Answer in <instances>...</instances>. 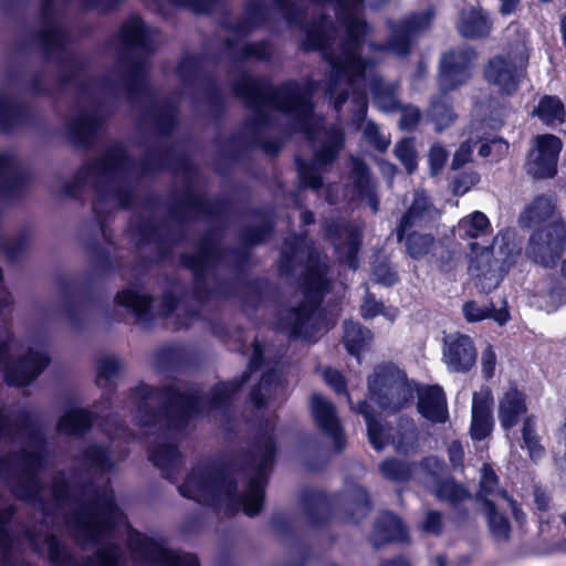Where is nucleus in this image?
<instances>
[{"label": "nucleus", "mask_w": 566, "mask_h": 566, "mask_svg": "<svg viewBox=\"0 0 566 566\" xmlns=\"http://www.w3.org/2000/svg\"><path fill=\"white\" fill-rule=\"evenodd\" d=\"M382 524L385 532L387 533L388 539L405 541L407 538L406 531L397 516L392 514H387L385 516Z\"/></svg>", "instance_id": "obj_37"}, {"label": "nucleus", "mask_w": 566, "mask_h": 566, "mask_svg": "<svg viewBox=\"0 0 566 566\" xmlns=\"http://www.w3.org/2000/svg\"><path fill=\"white\" fill-rule=\"evenodd\" d=\"M377 134V127L374 124H368L366 126L365 135L369 142L378 149L385 150L388 147L389 142L385 138H379Z\"/></svg>", "instance_id": "obj_46"}, {"label": "nucleus", "mask_w": 566, "mask_h": 566, "mask_svg": "<svg viewBox=\"0 0 566 566\" xmlns=\"http://www.w3.org/2000/svg\"><path fill=\"white\" fill-rule=\"evenodd\" d=\"M182 496L193 499L199 503L213 504L216 497H230L233 493L231 485L217 481L210 470H195L179 488Z\"/></svg>", "instance_id": "obj_6"}, {"label": "nucleus", "mask_w": 566, "mask_h": 566, "mask_svg": "<svg viewBox=\"0 0 566 566\" xmlns=\"http://www.w3.org/2000/svg\"><path fill=\"white\" fill-rule=\"evenodd\" d=\"M324 379L336 392L345 391L344 377L337 370L326 369L324 371Z\"/></svg>", "instance_id": "obj_45"}, {"label": "nucleus", "mask_w": 566, "mask_h": 566, "mask_svg": "<svg viewBox=\"0 0 566 566\" xmlns=\"http://www.w3.org/2000/svg\"><path fill=\"white\" fill-rule=\"evenodd\" d=\"M526 412L525 395L516 388L506 390L499 400V420L506 431L515 427Z\"/></svg>", "instance_id": "obj_11"}, {"label": "nucleus", "mask_w": 566, "mask_h": 566, "mask_svg": "<svg viewBox=\"0 0 566 566\" xmlns=\"http://www.w3.org/2000/svg\"><path fill=\"white\" fill-rule=\"evenodd\" d=\"M150 460L155 465L165 469L168 465H175L178 462L179 453L175 446L163 444L150 451Z\"/></svg>", "instance_id": "obj_32"}, {"label": "nucleus", "mask_w": 566, "mask_h": 566, "mask_svg": "<svg viewBox=\"0 0 566 566\" xmlns=\"http://www.w3.org/2000/svg\"><path fill=\"white\" fill-rule=\"evenodd\" d=\"M534 113L547 125L563 123L566 116L563 103L555 96H544L541 98Z\"/></svg>", "instance_id": "obj_24"}, {"label": "nucleus", "mask_w": 566, "mask_h": 566, "mask_svg": "<svg viewBox=\"0 0 566 566\" xmlns=\"http://www.w3.org/2000/svg\"><path fill=\"white\" fill-rule=\"evenodd\" d=\"M325 268L319 266L318 269L311 271L307 277V285L310 292L319 293L325 287Z\"/></svg>", "instance_id": "obj_41"}, {"label": "nucleus", "mask_w": 566, "mask_h": 566, "mask_svg": "<svg viewBox=\"0 0 566 566\" xmlns=\"http://www.w3.org/2000/svg\"><path fill=\"white\" fill-rule=\"evenodd\" d=\"M415 440V430L412 428L406 429L399 437V440H394L395 448L398 451H406L407 447Z\"/></svg>", "instance_id": "obj_51"}, {"label": "nucleus", "mask_w": 566, "mask_h": 566, "mask_svg": "<svg viewBox=\"0 0 566 566\" xmlns=\"http://www.w3.org/2000/svg\"><path fill=\"white\" fill-rule=\"evenodd\" d=\"M376 280L385 285H391L397 281V276L395 273H388L386 276L381 277L377 272L375 273Z\"/></svg>", "instance_id": "obj_63"}, {"label": "nucleus", "mask_w": 566, "mask_h": 566, "mask_svg": "<svg viewBox=\"0 0 566 566\" xmlns=\"http://www.w3.org/2000/svg\"><path fill=\"white\" fill-rule=\"evenodd\" d=\"M432 116L438 125L447 124L452 120V114L449 111H446V119L444 117H440V107L433 106Z\"/></svg>", "instance_id": "obj_60"}, {"label": "nucleus", "mask_w": 566, "mask_h": 566, "mask_svg": "<svg viewBox=\"0 0 566 566\" xmlns=\"http://www.w3.org/2000/svg\"><path fill=\"white\" fill-rule=\"evenodd\" d=\"M432 20V13L426 12L420 15H415L409 20L401 23L394 33L395 40H401L402 45L390 44V50L399 55H403L407 52L406 40L416 35L417 33L429 28Z\"/></svg>", "instance_id": "obj_17"}, {"label": "nucleus", "mask_w": 566, "mask_h": 566, "mask_svg": "<svg viewBox=\"0 0 566 566\" xmlns=\"http://www.w3.org/2000/svg\"><path fill=\"white\" fill-rule=\"evenodd\" d=\"M440 526H441L440 515L436 512L428 513V515L423 522V525H422L423 531H426L428 533H438L440 530Z\"/></svg>", "instance_id": "obj_50"}, {"label": "nucleus", "mask_w": 566, "mask_h": 566, "mask_svg": "<svg viewBox=\"0 0 566 566\" xmlns=\"http://www.w3.org/2000/svg\"><path fill=\"white\" fill-rule=\"evenodd\" d=\"M262 354V348L260 344L254 345V355L250 361V368H255L259 364L260 357Z\"/></svg>", "instance_id": "obj_64"}, {"label": "nucleus", "mask_w": 566, "mask_h": 566, "mask_svg": "<svg viewBox=\"0 0 566 566\" xmlns=\"http://www.w3.org/2000/svg\"><path fill=\"white\" fill-rule=\"evenodd\" d=\"M447 159L448 153L442 146H432L429 153V165L431 172L433 175L438 174L443 168Z\"/></svg>", "instance_id": "obj_38"}, {"label": "nucleus", "mask_w": 566, "mask_h": 566, "mask_svg": "<svg viewBox=\"0 0 566 566\" xmlns=\"http://www.w3.org/2000/svg\"><path fill=\"white\" fill-rule=\"evenodd\" d=\"M117 369L116 361L114 359L103 360L97 368L98 378H107L115 374Z\"/></svg>", "instance_id": "obj_53"}, {"label": "nucleus", "mask_w": 566, "mask_h": 566, "mask_svg": "<svg viewBox=\"0 0 566 566\" xmlns=\"http://www.w3.org/2000/svg\"><path fill=\"white\" fill-rule=\"evenodd\" d=\"M169 559L171 562V566H199L197 558L192 555H170Z\"/></svg>", "instance_id": "obj_54"}, {"label": "nucleus", "mask_w": 566, "mask_h": 566, "mask_svg": "<svg viewBox=\"0 0 566 566\" xmlns=\"http://www.w3.org/2000/svg\"><path fill=\"white\" fill-rule=\"evenodd\" d=\"M436 214L437 210L429 203L426 195L420 191L416 192L412 206L401 220L398 238L401 240L409 227L427 222Z\"/></svg>", "instance_id": "obj_15"}, {"label": "nucleus", "mask_w": 566, "mask_h": 566, "mask_svg": "<svg viewBox=\"0 0 566 566\" xmlns=\"http://www.w3.org/2000/svg\"><path fill=\"white\" fill-rule=\"evenodd\" d=\"M301 177L305 185L314 189H317L322 185L321 180L317 177L308 176L306 171H301Z\"/></svg>", "instance_id": "obj_61"}, {"label": "nucleus", "mask_w": 566, "mask_h": 566, "mask_svg": "<svg viewBox=\"0 0 566 566\" xmlns=\"http://www.w3.org/2000/svg\"><path fill=\"white\" fill-rule=\"evenodd\" d=\"M443 358L449 370L465 373L476 360V349L472 339L462 334L452 335L444 340Z\"/></svg>", "instance_id": "obj_7"}, {"label": "nucleus", "mask_w": 566, "mask_h": 566, "mask_svg": "<svg viewBox=\"0 0 566 566\" xmlns=\"http://www.w3.org/2000/svg\"><path fill=\"white\" fill-rule=\"evenodd\" d=\"M434 494L438 499L442 501H448L450 503H455L461 501L468 496L467 491L457 485L452 480L446 479L441 482H437V486L434 489Z\"/></svg>", "instance_id": "obj_31"}, {"label": "nucleus", "mask_w": 566, "mask_h": 566, "mask_svg": "<svg viewBox=\"0 0 566 566\" xmlns=\"http://www.w3.org/2000/svg\"><path fill=\"white\" fill-rule=\"evenodd\" d=\"M468 271L476 287L489 293L499 286L504 269L493 248H479L478 243H472Z\"/></svg>", "instance_id": "obj_4"}, {"label": "nucleus", "mask_w": 566, "mask_h": 566, "mask_svg": "<svg viewBox=\"0 0 566 566\" xmlns=\"http://www.w3.org/2000/svg\"><path fill=\"white\" fill-rule=\"evenodd\" d=\"M420 113L417 108L408 106L402 109L400 126L405 129H412L419 122Z\"/></svg>", "instance_id": "obj_43"}, {"label": "nucleus", "mask_w": 566, "mask_h": 566, "mask_svg": "<svg viewBox=\"0 0 566 566\" xmlns=\"http://www.w3.org/2000/svg\"><path fill=\"white\" fill-rule=\"evenodd\" d=\"M148 33L138 18L130 19L122 29L123 40L130 45H144Z\"/></svg>", "instance_id": "obj_29"}, {"label": "nucleus", "mask_w": 566, "mask_h": 566, "mask_svg": "<svg viewBox=\"0 0 566 566\" xmlns=\"http://www.w3.org/2000/svg\"><path fill=\"white\" fill-rule=\"evenodd\" d=\"M397 158L405 165L409 174L417 167V156L411 139H403L395 148Z\"/></svg>", "instance_id": "obj_33"}, {"label": "nucleus", "mask_w": 566, "mask_h": 566, "mask_svg": "<svg viewBox=\"0 0 566 566\" xmlns=\"http://www.w3.org/2000/svg\"><path fill=\"white\" fill-rule=\"evenodd\" d=\"M117 303L130 308L136 314L144 313L150 305V298L135 291L126 290L117 294Z\"/></svg>", "instance_id": "obj_30"}, {"label": "nucleus", "mask_w": 566, "mask_h": 566, "mask_svg": "<svg viewBox=\"0 0 566 566\" xmlns=\"http://www.w3.org/2000/svg\"><path fill=\"white\" fill-rule=\"evenodd\" d=\"M541 149H532L527 159V171L535 178H551L557 171L556 157H545Z\"/></svg>", "instance_id": "obj_23"}, {"label": "nucleus", "mask_w": 566, "mask_h": 566, "mask_svg": "<svg viewBox=\"0 0 566 566\" xmlns=\"http://www.w3.org/2000/svg\"><path fill=\"white\" fill-rule=\"evenodd\" d=\"M342 138L337 136L335 145L332 147H327L326 149L319 151L316 156V164L324 165L332 161L336 154V148L340 145Z\"/></svg>", "instance_id": "obj_49"}, {"label": "nucleus", "mask_w": 566, "mask_h": 566, "mask_svg": "<svg viewBox=\"0 0 566 566\" xmlns=\"http://www.w3.org/2000/svg\"><path fill=\"white\" fill-rule=\"evenodd\" d=\"M478 181L476 176L474 175H464L461 178L457 179L453 184V192L455 195L465 193L471 186H473Z\"/></svg>", "instance_id": "obj_47"}, {"label": "nucleus", "mask_w": 566, "mask_h": 566, "mask_svg": "<svg viewBox=\"0 0 566 566\" xmlns=\"http://www.w3.org/2000/svg\"><path fill=\"white\" fill-rule=\"evenodd\" d=\"M459 31L465 38L484 36L490 32V23L488 17L476 8L463 10Z\"/></svg>", "instance_id": "obj_20"}, {"label": "nucleus", "mask_w": 566, "mask_h": 566, "mask_svg": "<svg viewBox=\"0 0 566 566\" xmlns=\"http://www.w3.org/2000/svg\"><path fill=\"white\" fill-rule=\"evenodd\" d=\"M357 411L365 416L369 440L375 449H382L385 444L388 442L389 438H392V441L398 440L395 437H392V434H388L387 432H385V428L374 419L371 412L368 410V405L366 403V401L359 403Z\"/></svg>", "instance_id": "obj_25"}, {"label": "nucleus", "mask_w": 566, "mask_h": 566, "mask_svg": "<svg viewBox=\"0 0 566 566\" xmlns=\"http://www.w3.org/2000/svg\"><path fill=\"white\" fill-rule=\"evenodd\" d=\"M286 112H293L302 116H306L312 111V105L298 95H292L289 97V104L283 107Z\"/></svg>", "instance_id": "obj_40"}, {"label": "nucleus", "mask_w": 566, "mask_h": 566, "mask_svg": "<svg viewBox=\"0 0 566 566\" xmlns=\"http://www.w3.org/2000/svg\"><path fill=\"white\" fill-rule=\"evenodd\" d=\"M382 305L370 296H367L360 307V313L364 318H373L378 314H382ZM384 315H386L384 313Z\"/></svg>", "instance_id": "obj_44"}, {"label": "nucleus", "mask_w": 566, "mask_h": 566, "mask_svg": "<svg viewBox=\"0 0 566 566\" xmlns=\"http://www.w3.org/2000/svg\"><path fill=\"white\" fill-rule=\"evenodd\" d=\"M419 412L432 422H444L448 417L446 397L438 386L428 387L418 391Z\"/></svg>", "instance_id": "obj_12"}, {"label": "nucleus", "mask_w": 566, "mask_h": 566, "mask_svg": "<svg viewBox=\"0 0 566 566\" xmlns=\"http://www.w3.org/2000/svg\"><path fill=\"white\" fill-rule=\"evenodd\" d=\"M556 210V201L552 195L536 197L521 216V223L526 227L538 226L551 219Z\"/></svg>", "instance_id": "obj_14"}, {"label": "nucleus", "mask_w": 566, "mask_h": 566, "mask_svg": "<svg viewBox=\"0 0 566 566\" xmlns=\"http://www.w3.org/2000/svg\"><path fill=\"white\" fill-rule=\"evenodd\" d=\"M311 409L318 427L332 437L338 450L342 449L344 438L334 407L319 395L313 394Z\"/></svg>", "instance_id": "obj_10"}, {"label": "nucleus", "mask_w": 566, "mask_h": 566, "mask_svg": "<svg viewBox=\"0 0 566 566\" xmlns=\"http://www.w3.org/2000/svg\"><path fill=\"white\" fill-rule=\"evenodd\" d=\"M455 232L460 238H481L490 234V221L483 212L474 211L458 222Z\"/></svg>", "instance_id": "obj_21"}, {"label": "nucleus", "mask_w": 566, "mask_h": 566, "mask_svg": "<svg viewBox=\"0 0 566 566\" xmlns=\"http://www.w3.org/2000/svg\"><path fill=\"white\" fill-rule=\"evenodd\" d=\"M492 143V151L494 158H499L507 153L509 150V144L503 142L502 139H493Z\"/></svg>", "instance_id": "obj_57"}, {"label": "nucleus", "mask_w": 566, "mask_h": 566, "mask_svg": "<svg viewBox=\"0 0 566 566\" xmlns=\"http://www.w3.org/2000/svg\"><path fill=\"white\" fill-rule=\"evenodd\" d=\"M354 172H355V178L358 179L359 184L360 182H366V184L369 182V179L367 177V170L363 163H360V161L354 163Z\"/></svg>", "instance_id": "obj_58"}, {"label": "nucleus", "mask_w": 566, "mask_h": 566, "mask_svg": "<svg viewBox=\"0 0 566 566\" xmlns=\"http://www.w3.org/2000/svg\"><path fill=\"white\" fill-rule=\"evenodd\" d=\"M369 408L377 406L381 412H396L410 403L416 388L403 371L392 364L379 365L368 379Z\"/></svg>", "instance_id": "obj_1"}, {"label": "nucleus", "mask_w": 566, "mask_h": 566, "mask_svg": "<svg viewBox=\"0 0 566 566\" xmlns=\"http://www.w3.org/2000/svg\"><path fill=\"white\" fill-rule=\"evenodd\" d=\"M471 154H472L471 145L469 143L462 144L454 154L452 167L460 168L462 165H464L469 160Z\"/></svg>", "instance_id": "obj_48"}, {"label": "nucleus", "mask_w": 566, "mask_h": 566, "mask_svg": "<svg viewBox=\"0 0 566 566\" xmlns=\"http://www.w3.org/2000/svg\"><path fill=\"white\" fill-rule=\"evenodd\" d=\"M91 415L85 410L71 409L59 423V429L65 433H77L91 424Z\"/></svg>", "instance_id": "obj_26"}, {"label": "nucleus", "mask_w": 566, "mask_h": 566, "mask_svg": "<svg viewBox=\"0 0 566 566\" xmlns=\"http://www.w3.org/2000/svg\"><path fill=\"white\" fill-rule=\"evenodd\" d=\"M500 1H501L500 10L503 14L513 13L520 3V0H500Z\"/></svg>", "instance_id": "obj_59"}, {"label": "nucleus", "mask_w": 566, "mask_h": 566, "mask_svg": "<svg viewBox=\"0 0 566 566\" xmlns=\"http://www.w3.org/2000/svg\"><path fill=\"white\" fill-rule=\"evenodd\" d=\"M482 371L486 378L494 375L496 365V355L492 347H486L482 353L481 358Z\"/></svg>", "instance_id": "obj_42"}, {"label": "nucleus", "mask_w": 566, "mask_h": 566, "mask_svg": "<svg viewBox=\"0 0 566 566\" xmlns=\"http://www.w3.org/2000/svg\"><path fill=\"white\" fill-rule=\"evenodd\" d=\"M432 243L433 238L431 235L412 234L407 240V250L412 258L419 259L428 253Z\"/></svg>", "instance_id": "obj_34"}, {"label": "nucleus", "mask_w": 566, "mask_h": 566, "mask_svg": "<svg viewBox=\"0 0 566 566\" xmlns=\"http://www.w3.org/2000/svg\"><path fill=\"white\" fill-rule=\"evenodd\" d=\"M263 500V481L258 478L249 486V491L243 499L242 505L245 514L253 516L261 510Z\"/></svg>", "instance_id": "obj_28"}, {"label": "nucleus", "mask_w": 566, "mask_h": 566, "mask_svg": "<svg viewBox=\"0 0 566 566\" xmlns=\"http://www.w3.org/2000/svg\"><path fill=\"white\" fill-rule=\"evenodd\" d=\"M527 59L525 45L520 44L514 53L492 59L485 69L484 76L501 93L511 94L517 88Z\"/></svg>", "instance_id": "obj_2"}, {"label": "nucleus", "mask_w": 566, "mask_h": 566, "mask_svg": "<svg viewBox=\"0 0 566 566\" xmlns=\"http://www.w3.org/2000/svg\"><path fill=\"white\" fill-rule=\"evenodd\" d=\"M565 242L566 226L553 223L532 235L526 253L534 262L552 266L560 258Z\"/></svg>", "instance_id": "obj_5"}, {"label": "nucleus", "mask_w": 566, "mask_h": 566, "mask_svg": "<svg viewBox=\"0 0 566 566\" xmlns=\"http://www.w3.org/2000/svg\"><path fill=\"white\" fill-rule=\"evenodd\" d=\"M449 457L454 465L461 464L463 459V449L459 442L454 441L450 444Z\"/></svg>", "instance_id": "obj_55"}, {"label": "nucleus", "mask_w": 566, "mask_h": 566, "mask_svg": "<svg viewBox=\"0 0 566 566\" xmlns=\"http://www.w3.org/2000/svg\"><path fill=\"white\" fill-rule=\"evenodd\" d=\"M457 263L458 259L455 256H450L448 261H441L440 269L444 272H450L457 266Z\"/></svg>", "instance_id": "obj_62"}, {"label": "nucleus", "mask_w": 566, "mask_h": 566, "mask_svg": "<svg viewBox=\"0 0 566 566\" xmlns=\"http://www.w3.org/2000/svg\"><path fill=\"white\" fill-rule=\"evenodd\" d=\"M49 358L44 353L31 352L29 357L19 363L17 368L7 370L9 384L23 386L33 380L48 365Z\"/></svg>", "instance_id": "obj_13"}, {"label": "nucleus", "mask_w": 566, "mask_h": 566, "mask_svg": "<svg viewBox=\"0 0 566 566\" xmlns=\"http://www.w3.org/2000/svg\"><path fill=\"white\" fill-rule=\"evenodd\" d=\"M371 338V332L361 327L358 323H345L344 344L352 355L358 356Z\"/></svg>", "instance_id": "obj_22"}, {"label": "nucleus", "mask_w": 566, "mask_h": 566, "mask_svg": "<svg viewBox=\"0 0 566 566\" xmlns=\"http://www.w3.org/2000/svg\"><path fill=\"white\" fill-rule=\"evenodd\" d=\"M533 149H541L542 155L545 157H556L558 158L559 151L562 149V142L558 137L545 134V135H538L534 139V147Z\"/></svg>", "instance_id": "obj_35"}, {"label": "nucleus", "mask_w": 566, "mask_h": 566, "mask_svg": "<svg viewBox=\"0 0 566 566\" xmlns=\"http://www.w3.org/2000/svg\"><path fill=\"white\" fill-rule=\"evenodd\" d=\"M424 468L430 470V473L432 474V478L434 481L437 480L438 475L441 473L443 465L437 458H428L424 463Z\"/></svg>", "instance_id": "obj_56"}, {"label": "nucleus", "mask_w": 566, "mask_h": 566, "mask_svg": "<svg viewBox=\"0 0 566 566\" xmlns=\"http://www.w3.org/2000/svg\"><path fill=\"white\" fill-rule=\"evenodd\" d=\"M547 306L549 310L557 308L560 304L566 303V292L564 290H554L547 295Z\"/></svg>", "instance_id": "obj_52"}, {"label": "nucleus", "mask_w": 566, "mask_h": 566, "mask_svg": "<svg viewBox=\"0 0 566 566\" xmlns=\"http://www.w3.org/2000/svg\"><path fill=\"white\" fill-rule=\"evenodd\" d=\"M523 447L528 450L531 458H538L543 454V447L536 433V421L534 416H526L522 424Z\"/></svg>", "instance_id": "obj_27"}, {"label": "nucleus", "mask_w": 566, "mask_h": 566, "mask_svg": "<svg viewBox=\"0 0 566 566\" xmlns=\"http://www.w3.org/2000/svg\"><path fill=\"white\" fill-rule=\"evenodd\" d=\"M497 478L493 470L488 467L483 465L482 468V475H481V491L484 495H494L497 497V502L506 503V506H509L512 511V514L517 523L524 524L525 522V514L517 507L515 501L511 499L506 491L504 490H497Z\"/></svg>", "instance_id": "obj_16"}, {"label": "nucleus", "mask_w": 566, "mask_h": 566, "mask_svg": "<svg viewBox=\"0 0 566 566\" xmlns=\"http://www.w3.org/2000/svg\"><path fill=\"white\" fill-rule=\"evenodd\" d=\"M464 318L469 323H475L492 317L500 325L510 319V313L506 307L495 310L492 304L480 305L475 301H468L462 306Z\"/></svg>", "instance_id": "obj_19"}, {"label": "nucleus", "mask_w": 566, "mask_h": 566, "mask_svg": "<svg viewBox=\"0 0 566 566\" xmlns=\"http://www.w3.org/2000/svg\"><path fill=\"white\" fill-rule=\"evenodd\" d=\"M503 502L485 501L484 514L486 517L489 531L492 537L497 542H506L510 538L511 525L506 516L500 512L504 509Z\"/></svg>", "instance_id": "obj_18"}, {"label": "nucleus", "mask_w": 566, "mask_h": 566, "mask_svg": "<svg viewBox=\"0 0 566 566\" xmlns=\"http://www.w3.org/2000/svg\"><path fill=\"white\" fill-rule=\"evenodd\" d=\"M348 41L340 48L337 56H332L331 65L337 80L343 77L353 81L363 74L365 63L357 57L359 38L367 34V27L359 17L350 18L346 23Z\"/></svg>", "instance_id": "obj_3"}, {"label": "nucleus", "mask_w": 566, "mask_h": 566, "mask_svg": "<svg viewBox=\"0 0 566 566\" xmlns=\"http://www.w3.org/2000/svg\"><path fill=\"white\" fill-rule=\"evenodd\" d=\"M493 396L489 388L474 392L472 399L471 437L474 440L486 438L493 429Z\"/></svg>", "instance_id": "obj_9"}, {"label": "nucleus", "mask_w": 566, "mask_h": 566, "mask_svg": "<svg viewBox=\"0 0 566 566\" xmlns=\"http://www.w3.org/2000/svg\"><path fill=\"white\" fill-rule=\"evenodd\" d=\"M380 470L385 478L394 481H403L410 476V468L397 461H385Z\"/></svg>", "instance_id": "obj_36"}, {"label": "nucleus", "mask_w": 566, "mask_h": 566, "mask_svg": "<svg viewBox=\"0 0 566 566\" xmlns=\"http://www.w3.org/2000/svg\"><path fill=\"white\" fill-rule=\"evenodd\" d=\"M475 60L472 51L451 52L442 57L440 84L443 90H452L470 77V65Z\"/></svg>", "instance_id": "obj_8"}, {"label": "nucleus", "mask_w": 566, "mask_h": 566, "mask_svg": "<svg viewBox=\"0 0 566 566\" xmlns=\"http://www.w3.org/2000/svg\"><path fill=\"white\" fill-rule=\"evenodd\" d=\"M549 502L551 501L547 493L544 490L536 488L534 491V503L536 511L538 512L541 532L545 531V524L542 514L547 512L549 507Z\"/></svg>", "instance_id": "obj_39"}]
</instances>
